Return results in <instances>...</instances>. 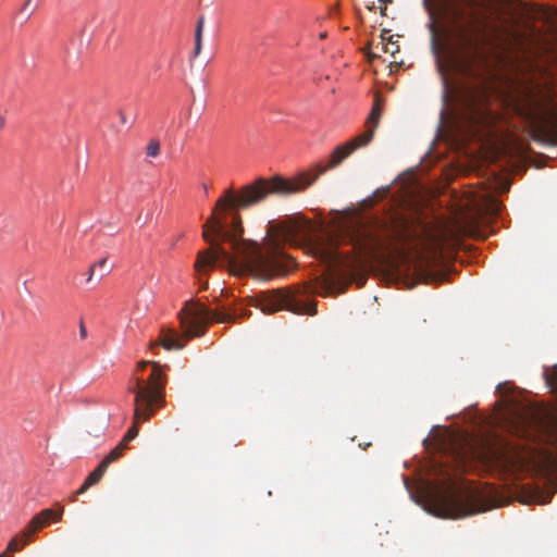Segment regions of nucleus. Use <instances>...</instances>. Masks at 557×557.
Instances as JSON below:
<instances>
[{"label":"nucleus","instance_id":"nucleus-1","mask_svg":"<svg viewBox=\"0 0 557 557\" xmlns=\"http://www.w3.org/2000/svg\"><path fill=\"white\" fill-rule=\"evenodd\" d=\"M382 116L381 98L376 95L373 107L366 120L364 132L351 140L337 146L330 156L326 166L314 165L292 180L275 176L271 180L258 178L245 185L235 194L232 188L219 198L215 208L203 225L202 237L210 245L208 250L198 252L195 269L198 273L215 264L227 265L234 272H249L257 278L270 280L284 274L294 265L293 260L282 251L284 244L297 245L306 239L311 231L310 222L304 218H289L271 230L262 246L242 238L244 228L238 214L232 218V227L216 215V210L246 209L264 200L270 194L289 195L305 190L320 175L338 166L357 149L368 146L379 126Z\"/></svg>","mask_w":557,"mask_h":557},{"label":"nucleus","instance_id":"nucleus-2","mask_svg":"<svg viewBox=\"0 0 557 557\" xmlns=\"http://www.w3.org/2000/svg\"><path fill=\"white\" fill-rule=\"evenodd\" d=\"M392 196V211L383 220L371 223H355L346 230L345 239L351 246L349 252L341 251L332 239L309 240V255L330 267L343 265L356 269L379 258L381 250L388 249L392 242L408 244L412 235L414 214L418 212V175L409 171L400 175L389 187L376 190V200Z\"/></svg>","mask_w":557,"mask_h":557},{"label":"nucleus","instance_id":"nucleus-3","mask_svg":"<svg viewBox=\"0 0 557 557\" xmlns=\"http://www.w3.org/2000/svg\"><path fill=\"white\" fill-rule=\"evenodd\" d=\"M420 184V284L441 283L447 276L448 261L466 232L463 225L443 214L428 218Z\"/></svg>","mask_w":557,"mask_h":557},{"label":"nucleus","instance_id":"nucleus-4","mask_svg":"<svg viewBox=\"0 0 557 557\" xmlns=\"http://www.w3.org/2000/svg\"><path fill=\"white\" fill-rule=\"evenodd\" d=\"M510 40L508 29L486 17L470 14L456 22L450 38L455 57L463 63L486 61L488 55L503 49Z\"/></svg>","mask_w":557,"mask_h":557},{"label":"nucleus","instance_id":"nucleus-5","mask_svg":"<svg viewBox=\"0 0 557 557\" xmlns=\"http://www.w3.org/2000/svg\"><path fill=\"white\" fill-rule=\"evenodd\" d=\"M165 375L156 361L137 363L127 389L134 394V424L124 436V442H132L138 435L139 422L148 421L156 410L164 405Z\"/></svg>","mask_w":557,"mask_h":557},{"label":"nucleus","instance_id":"nucleus-6","mask_svg":"<svg viewBox=\"0 0 557 557\" xmlns=\"http://www.w3.org/2000/svg\"><path fill=\"white\" fill-rule=\"evenodd\" d=\"M420 508L438 518H462L487 510L491 506L476 490L453 486L430 487L420 476Z\"/></svg>","mask_w":557,"mask_h":557},{"label":"nucleus","instance_id":"nucleus-7","mask_svg":"<svg viewBox=\"0 0 557 557\" xmlns=\"http://www.w3.org/2000/svg\"><path fill=\"white\" fill-rule=\"evenodd\" d=\"M332 289L331 282L325 277H319L314 284L304 287H297L295 290L276 289L263 295L260 306L263 312L273 313L278 310H288L297 314L314 315L317 313L315 304H306L299 296L306 294H329Z\"/></svg>","mask_w":557,"mask_h":557},{"label":"nucleus","instance_id":"nucleus-8","mask_svg":"<svg viewBox=\"0 0 557 557\" xmlns=\"http://www.w3.org/2000/svg\"><path fill=\"white\" fill-rule=\"evenodd\" d=\"M183 312L184 317H181V323L187 337L203 335L206 324L210 321L227 322L233 319L230 313L190 302L186 304Z\"/></svg>","mask_w":557,"mask_h":557},{"label":"nucleus","instance_id":"nucleus-9","mask_svg":"<svg viewBox=\"0 0 557 557\" xmlns=\"http://www.w3.org/2000/svg\"><path fill=\"white\" fill-rule=\"evenodd\" d=\"M54 506L57 509H44L30 519L24 528V543H29L38 531L47 528L51 522H60L62 520L64 507L60 503H55Z\"/></svg>","mask_w":557,"mask_h":557},{"label":"nucleus","instance_id":"nucleus-10","mask_svg":"<svg viewBox=\"0 0 557 557\" xmlns=\"http://www.w3.org/2000/svg\"><path fill=\"white\" fill-rule=\"evenodd\" d=\"M536 467L540 474L547 480L557 479V450L540 456Z\"/></svg>","mask_w":557,"mask_h":557},{"label":"nucleus","instance_id":"nucleus-11","mask_svg":"<svg viewBox=\"0 0 557 557\" xmlns=\"http://www.w3.org/2000/svg\"><path fill=\"white\" fill-rule=\"evenodd\" d=\"M458 458L462 462H466L468 459L476 460L483 465H490L497 461L498 456L495 451L490 448L476 449L473 447H469L468 451L458 453Z\"/></svg>","mask_w":557,"mask_h":557},{"label":"nucleus","instance_id":"nucleus-12","mask_svg":"<svg viewBox=\"0 0 557 557\" xmlns=\"http://www.w3.org/2000/svg\"><path fill=\"white\" fill-rule=\"evenodd\" d=\"M539 132L549 141L557 145V113L544 115L539 121Z\"/></svg>","mask_w":557,"mask_h":557},{"label":"nucleus","instance_id":"nucleus-13","mask_svg":"<svg viewBox=\"0 0 557 557\" xmlns=\"http://www.w3.org/2000/svg\"><path fill=\"white\" fill-rule=\"evenodd\" d=\"M154 346H162L166 350L182 349L184 344H181L177 334L172 330L163 329L159 336V339L152 344Z\"/></svg>","mask_w":557,"mask_h":557},{"label":"nucleus","instance_id":"nucleus-14","mask_svg":"<svg viewBox=\"0 0 557 557\" xmlns=\"http://www.w3.org/2000/svg\"><path fill=\"white\" fill-rule=\"evenodd\" d=\"M393 36L389 35V32L386 29H383L381 33V40H382V49L384 52L389 53L394 61L392 63H396L398 66H403L405 64L404 60L400 59L399 61L396 59V53L399 52V45L398 41L392 40Z\"/></svg>","mask_w":557,"mask_h":557},{"label":"nucleus","instance_id":"nucleus-15","mask_svg":"<svg viewBox=\"0 0 557 557\" xmlns=\"http://www.w3.org/2000/svg\"><path fill=\"white\" fill-rule=\"evenodd\" d=\"M107 469L108 468L100 462L99 466L91 473H89V475L84 481L83 485L78 488L76 494L71 498V502H75L77 495L85 493L90 486L97 484L103 476Z\"/></svg>","mask_w":557,"mask_h":557},{"label":"nucleus","instance_id":"nucleus-16","mask_svg":"<svg viewBox=\"0 0 557 557\" xmlns=\"http://www.w3.org/2000/svg\"><path fill=\"white\" fill-rule=\"evenodd\" d=\"M400 284L407 288L412 289L418 285V267L413 264L412 267H408L407 270L398 269Z\"/></svg>","mask_w":557,"mask_h":557},{"label":"nucleus","instance_id":"nucleus-17","mask_svg":"<svg viewBox=\"0 0 557 557\" xmlns=\"http://www.w3.org/2000/svg\"><path fill=\"white\" fill-rule=\"evenodd\" d=\"M546 386L549 391L557 396V364L552 368H546L543 373ZM553 429L557 433V413L553 418Z\"/></svg>","mask_w":557,"mask_h":557},{"label":"nucleus","instance_id":"nucleus-18","mask_svg":"<svg viewBox=\"0 0 557 557\" xmlns=\"http://www.w3.org/2000/svg\"><path fill=\"white\" fill-rule=\"evenodd\" d=\"M205 28V17L200 16L197 21L196 30H195V47L193 57L196 58L201 53L202 50V34Z\"/></svg>","mask_w":557,"mask_h":557},{"label":"nucleus","instance_id":"nucleus-19","mask_svg":"<svg viewBox=\"0 0 557 557\" xmlns=\"http://www.w3.org/2000/svg\"><path fill=\"white\" fill-rule=\"evenodd\" d=\"M417 470H414L412 476L403 475L404 484L408 491L410 498L413 503L418 504V479L416 476Z\"/></svg>","mask_w":557,"mask_h":557},{"label":"nucleus","instance_id":"nucleus-20","mask_svg":"<svg viewBox=\"0 0 557 557\" xmlns=\"http://www.w3.org/2000/svg\"><path fill=\"white\" fill-rule=\"evenodd\" d=\"M28 543H24V530L16 536H14L7 546V554L11 555L12 553L21 550Z\"/></svg>","mask_w":557,"mask_h":557},{"label":"nucleus","instance_id":"nucleus-21","mask_svg":"<svg viewBox=\"0 0 557 557\" xmlns=\"http://www.w3.org/2000/svg\"><path fill=\"white\" fill-rule=\"evenodd\" d=\"M123 454L122 447H115L113 448L101 461L102 465H104L107 468L116 459H119Z\"/></svg>","mask_w":557,"mask_h":557},{"label":"nucleus","instance_id":"nucleus-22","mask_svg":"<svg viewBox=\"0 0 557 557\" xmlns=\"http://www.w3.org/2000/svg\"><path fill=\"white\" fill-rule=\"evenodd\" d=\"M146 153L149 157H153V158L158 157L159 153H160V144H159V141L156 140V139L150 140L148 143V145H147Z\"/></svg>","mask_w":557,"mask_h":557},{"label":"nucleus","instance_id":"nucleus-23","mask_svg":"<svg viewBox=\"0 0 557 557\" xmlns=\"http://www.w3.org/2000/svg\"><path fill=\"white\" fill-rule=\"evenodd\" d=\"M387 2H391V0H377V3H379L377 5L375 2H372V4L369 5L368 8L371 11H375L376 9H379L382 15H387V13H386V9H387L386 3Z\"/></svg>","mask_w":557,"mask_h":557},{"label":"nucleus","instance_id":"nucleus-24","mask_svg":"<svg viewBox=\"0 0 557 557\" xmlns=\"http://www.w3.org/2000/svg\"><path fill=\"white\" fill-rule=\"evenodd\" d=\"M94 265H96V268H100L103 270L102 273L100 274V277H103L107 273H109V269L107 268V259L106 258L94 263Z\"/></svg>","mask_w":557,"mask_h":557},{"label":"nucleus","instance_id":"nucleus-25","mask_svg":"<svg viewBox=\"0 0 557 557\" xmlns=\"http://www.w3.org/2000/svg\"><path fill=\"white\" fill-rule=\"evenodd\" d=\"M491 1L498 10H506L510 5V0H491Z\"/></svg>","mask_w":557,"mask_h":557},{"label":"nucleus","instance_id":"nucleus-26","mask_svg":"<svg viewBox=\"0 0 557 557\" xmlns=\"http://www.w3.org/2000/svg\"><path fill=\"white\" fill-rule=\"evenodd\" d=\"M32 2H33V0H25V3L23 5V8H22V12H26L27 13L26 14L27 18H29L33 15V13L35 12V8L29 9Z\"/></svg>","mask_w":557,"mask_h":557},{"label":"nucleus","instance_id":"nucleus-27","mask_svg":"<svg viewBox=\"0 0 557 557\" xmlns=\"http://www.w3.org/2000/svg\"><path fill=\"white\" fill-rule=\"evenodd\" d=\"M79 335L82 338H86V336H87V330L83 323H81V326H79Z\"/></svg>","mask_w":557,"mask_h":557},{"label":"nucleus","instance_id":"nucleus-28","mask_svg":"<svg viewBox=\"0 0 557 557\" xmlns=\"http://www.w3.org/2000/svg\"><path fill=\"white\" fill-rule=\"evenodd\" d=\"M96 269H97V268H96V265H94V264L90 267V269H89V274H88V277H87V282H91V280H92V276H94V274H95Z\"/></svg>","mask_w":557,"mask_h":557},{"label":"nucleus","instance_id":"nucleus-29","mask_svg":"<svg viewBox=\"0 0 557 557\" xmlns=\"http://www.w3.org/2000/svg\"><path fill=\"white\" fill-rule=\"evenodd\" d=\"M433 1H434V0H423V4H424V7H425L428 10H431V9H432V5H433Z\"/></svg>","mask_w":557,"mask_h":557},{"label":"nucleus","instance_id":"nucleus-30","mask_svg":"<svg viewBox=\"0 0 557 557\" xmlns=\"http://www.w3.org/2000/svg\"><path fill=\"white\" fill-rule=\"evenodd\" d=\"M129 442H124V438L120 442V444L117 445V447H122V450L124 451V449L126 448L127 444Z\"/></svg>","mask_w":557,"mask_h":557},{"label":"nucleus","instance_id":"nucleus-31","mask_svg":"<svg viewBox=\"0 0 557 557\" xmlns=\"http://www.w3.org/2000/svg\"><path fill=\"white\" fill-rule=\"evenodd\" d=\"M5 125V120L3 116H0V128H3Z\"/></svg>","mask_w":557,"mask_h":557},{"label":"nucleus","instance_id":"nucleus-32","mask_svg":"<svg viewBox=\"0 0 557 557\" xmlns=\"http://www.w3.org/2000/svg\"><path fill=\"white\" fill-rule=\"evenodd\" d=\"M0 557H13L12 555H8L7 552L0 554Z\"/></svg>","mask_w":557,"mask_h":557},{"label":"nucleus","instance_id":"nucleus-33","mask_svg":"<svg viewBox=\"0 0 557 557\" xmlns=\"http://www.w3.org/2000/svg\"><path fill=\"white\" fill-rule=\"evenodd\" d=\"M121 120H122L123 123H125V116H124L123 113H121Z\"/></svg>","mask_w":557,"mask_h":557},{"label":"nucleus","instance_id":"nucleus-34","mask_svg":"<svg viewBox=\"0 0 557 557\" xmlns=\"http://www.w3.org/2000/svg\"><path fill=\"white\" fill-rule=\"evenodd\" d=\"M428 444V438L423 440V445Z\"/></svg>","mask_w":557,"mask_h":557}]
</instances>
